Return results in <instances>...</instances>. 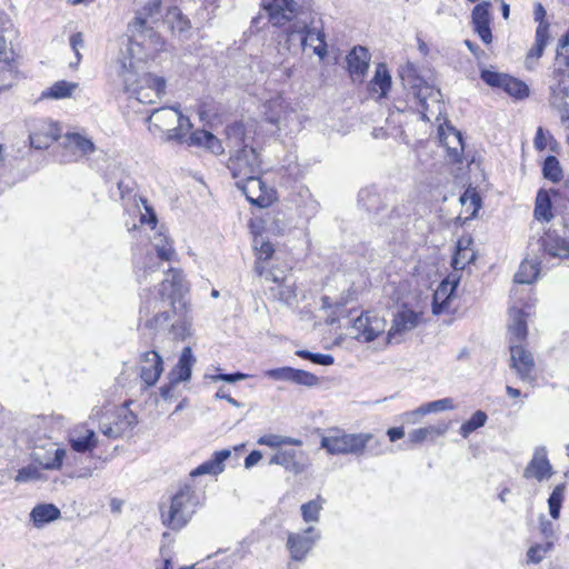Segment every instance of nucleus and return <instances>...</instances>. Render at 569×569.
<instances>
[{
  "mask_svg": "<svg viewBox=\"0 0 569 569\" xmlns=\"http://www.w3.org/2000/svg\"><path fill=\"white\" fill-rule=\"evenodd\" d=\"M161 0H148L142 10L134 20L129 23L128 39L126 49L121 51L116 61V72L121 79L123 88L131 97L143 104L154 103L166 92V81L163 78L156 77L144 72V63L148 57H142V44L138 40L148 33L156 36L152 28L148 24V19L157 17L160 13Z\"/></svg>",
  "mask_w": 569,
  "mask_h": 569,
  "instance_id": "1",
  "label": "nucleus"
},
{
  "mask_svg": "<svg viewBox=\"0 0 569 569\" xmlns=\"http://www.w3.org/2000/svg\"><path fill=\"white\" fill-rule=\"evenodd\" d=\"M186 290L182 271L169 269L162 279L158 298H150L142 302L140 319L150 329H161L170 323V333L173 339L183 340L190 336L191 319L188 316V307L182 299Z\"/></svg>",
  "mask_w": 569,
  "mask_h": 569,
  "instance_id": "2",
  "label": "nucleus"
},
{
  "mask_svg": "<svg viewBox=\"0 0 569 569\" xmlns=\"http://www.w3.org/2000/svg\"><path fill=\"white\" fill-rule=\"evenodd\" d=\"M251 132V127L240 122H234L226 128L227 147L230 152L227 168L236 181L261 173V160L252 146Z\"/></svg>",
  "mask_w": 569,
  "mask_h": 569,
  "instance_id": "3",
  "label": "nucleus"
},
{
  "mask_svg": "<svg viewBox=\"0 0 569 569\" xmlns=\"http://www.w3.org/2000/svg\"><path fill=\"white\" fill-rule=\"evenodd\" d=\"M89 421L97 423L102 435L116 439L132 429L137 423V417L126 407L106 406L94 407Z\"/></svg>",
  "mask_w": 569,
  "mask_h": 569,
  "instance_id": "4",
  "label": "nucleus"
},
{
  "mask_svg": "<svg viewBox=\"0 0 569 569\" xmlns=\"http://www.w3.org/2000/svg\"><path fill=\"white\" fill-rule=\"evenodd\" d=\"M147 121L162 133L163 141L182 143L186 133L192 128L190 119L184 117L178 107L154 109Z\"/></svg>",
  "mask_w": 569,
  "mask_h": 569,
  "instance_id": "5",
  "label": "nucleus"
},
{
  "mask_svg": "<svg viewBox=\"0 0 569 569\" xmlns=\"http://www.w3.org/2000/svg\"><path fill=\"white\" fill-rule=\"evenodd\" d=\"M200 505L198 493L190 487H182L172 498L166 510L161 507L162 523L172 530L184 527Z\"/></svg>",
  "mask_w": 569,
  "mask_h": 569,
  "instance_id": "6",
  "label": "nucleus"
},
{
  "mask_svg": "<svg viewBox=\"0 0 569 569\" xmlns=\"http://www.w3.org/2000/svg\"><path fill=\"white\" fill-rule=\"evenodd\" d=\"M372 439L371 433H347L340 429H331L322 436L320 446L329 455H361Z\"/></svg>",
  "mask_w": 569,
  "mask_h": 569,
  "instance_id": "7",
  "label": "nucleus"
},
{
  "mask_svg": "<svg viewBox=\"0 0 569 569\" xmlns=\"http://www.w3.org/2000/svg\"><path fill=\"white\" fill-rule=\"evenodd\" d=\"M151 247L156 251V257L152 254H148L143 261V273L138 274L140 281H146L149 274L162 269L164 276L167 274L168 269L163 268L164 262H172L177 259V252L173 248L171 239L163 232H157L151 238ZM171 269H173L171 267Z\"/></svg>",
  "mask_w": 569,
  "mask_h": 569,
  "instance_id": "8",
  "label": "nucleus"
},
{
  "mask_svg": "<svg viewBox=\"0 0 569 569\" xmlns=\"http://www.w3.org/2000/svg\"><path fill=\"white\" fill-rule=\"evenodd\" d=\"M387 321L373 311H366L355 319L350 336L360 342H371L386 332Z\"/></svg>",
  "mask_w": 569,
  "mask_h": 569,
  "instance_id": "9",
  "label": "nucleus"
},
{
  "mask_svg": "<svg viewBox=\"0 0 569 569\" xmlns=\"http://www.w3.org/2000/svg\"><path fill=\"white\" fill-rule=\"evenodd\" d=\"M296 34L300 37L303 49L307 47L312 48L313 53L320 59H323L327 56V43L325 33L321 29L318 27H310L306 22H296L288 29L289 40L293 39Z\"/></svg>",
  "mask_w": 569,
  "mask_h": 569,
  "instance_id": "10",
  "label": "nucleus"
},
{
  "mask_svg": "<svg viewBox=\"0 0 569 569\" xmlns=\"http://www.w3.org/2000/svg\"><path fill=\"white\" fill-rule=\"evenodd\" d=\"M321 538L320 531L309 526L300 532H289L286 547L293 561H303Z\"/></svg>",
  "mask_w": 569,
  "mask_h": 569,
  "instance_id": "11",
  "label": "nucleus"
},
{
  "mask_svg": "<svg viewBox=\"0 0 569 569\" xmlns=\"http://www.w3.org/2000/svg\"><path fill=\"white\" fill-rule=\"evenodd\" d=\"M236 186L242 191L250 203L259 208L269 207L274 199L273 190L264 184L260 179V174H252V178L236 181Z\"/></svg>",
  "mask_w": 569,
  "mask_h": 569,
  "instance_id": "12",
  "label": "nucleus"
},
{
  "mask_svg": "<svg viewBox=\"0 0 569 569\" xmlns=\"http://www.w3.org/2000/svg\"><path fill=\"white\" fill-rule=\"evenodd\" d=\"M420 322V313L411 309H399L392 318L391 327L387 332V343L400 342L401 337L417 328Z\"/></svg>",
  "mask_w": 569,
  "mask_h": 569,
  "instance_id": "13",
  "label": "nucleus"
},
{
  "mask_svg": "<svg viewBox=\"0 0 569 569\" xmlns=\"http://www.w3.org/2000/svg\"><path fill=\"white\" fill-rule=\"evenodd\" d=\"M66 450L59 448L57 443L46 441L43 445L36 446L31 457L34 462L47 470H58L62 466Z\"/></svg>",
  "mask_w": 569,
  "mask_h": 569,
  "instance_id": "14",
  "label": "nucleus"
},
{
  "mask_svg": "<svg viewBox=\"0 0 569 569\" xmlns=\"http://www.w3.org/2000/svg\"><path fill=\"white\" fill-rule=\"evenodd\" d=\"M61 127L52 120H40L34 124L29 139L34 149H47L61 136Z\"/></svg>",
  "mask_w": 569,
  "mask_h": 569,
  "instance_id": "15",
  "label": "nucleus"
},
{
  "mask_svg": "<svg viewBox=\"0 0 569 569\" xmlns=\"http://www.w3.org/2000/svg\"><path fill=\"white\" fill-rule=\"evenodd\" d=\"M264 376L272 380L287 381L305 387H313L319 383L318 377L315 376L313 373L301 369H295L291 367L269 369L264 371Z\"/></svg>",
  "mask_w": 569,
  "mask_h": 569,
  "instance_id": "16",
  "label": "nucleus"
},
{
  "mask_svg": "<svg viewBox=\"0 0 569 569\" xmlns=\"http://www.w3.org/2000/svg\"><path fill=\"white\" fill-rule=\"evenodd\" d=\"M163 372L161 356L154 351H146L140 357V378L146 388L154 386Z\"/></svg>",
  "mask_w": 569,
  "mask_h": 569,
  "instance_id": "17",
  "label": "nucleus"
},
{
  "mask_svg": "<svg viewBox=\"0 0 569 569\" xmlns=\"http://www.w3.org/2000/svg\"><path fill=\"white\" fill-rule=\"evenodd\" d=\"M273 26H284L298 14L299 6L295 0H270L263 3Z\"/></svg>",
  "mask_w": 569,
  "mask_h": 569,
  "instance_id": "18",
  "label": "nucleus"
},
{
  "mask_svg": "<svg viewBox=\"0 0 569 569\" xmlns=\"http://www.w3.org/2000/svg\"><path fill=\"white\" fill-rule=\"evenodd\" d=\"M269 465L281 466L286 471L293 475L302 473L308 463L306 461V453L295 449H284L277 451L269 460Z\"/></svg>",
  "mask_w": 569,
  "mask_h": 569,
  "instance_id": "19",
  "label": "nucleus"
},
{
  "mask_svg": "<svg viewBox=\"0 0 569 569\" xmlns=\"http://www.w3.org/2000/svg\"><path fill=\"white\" fill-rule=\"evenodd\" d=\"M553 473L552 466L547 457V450L545 447L536 448L533 456L527 467L523 470V477L526 479H536L542 481L549 479Z\"/></svg>",
  "mask_w": 569,
  "mask_h": 569,
  "instance_id": "20",
  "label": "nucleus"
},
{
  "mask_svg": "<svg viewBox=\"0 0 569 569\" xmlns=\"http://www.w3.org/2000/svg\"><path fill=\"white\" fill-rule=\"evenodd\" d=\"M439 139L447 150L448 161L461 163L463 158V141L461 132L452 127L439 128Z\"/></svg>",
  "mask_w": 569,
  "mask_h": 569,
  "instance_id": "21",
  "label": "nucleus"
},
{
  "mask_svg": "<svg viewBox=\"0 0 569 569\" xmlns=\"http://www.w3.org/2000/svg\"><path fill=\"white\" fill-rule=\"evenodd\" d=\"M18 77V67L13 51L7 47L6 39L0 37V87L11 88Z\"/></svg>",
  "mask_w": 569,
  "mask_h": 569,
  "instance_id": "22",
  "label": "nucleus"
},
{
  "mask_svg": "<svg viewBox=\"0 0 569 569\" xmlns=\"http://www.w3.org/2000/svg\"><path fill=\"white\" fill-rule=\"evenodd\" d=\"M490 7L491 3L489 1H482L478 3L471 12L473 30L486 44L492 41Z\"/></svg>",
  "mask_w": 569,
  "mask_h": 569,
  "instance_id": "23",
  "label": "nucleus"
},
{
  "mask_svg": "<svg viewBox=\"0 0 569 569\" xmlns=\"http://www.w3.org/2000/svg\"><path fill=\"white\" fill-rule=\"evenodd\" d=\"M539 247L550 258L569 259V241L556 231L548 230L539 240Z\"/></svg>",
  "mask_w": 569,
  "mask_h": 569,
  "instance_id": "24",
  "label": "nucleus"
},
{
  "mask_svg": "<svg viewBox=\"0 0 569 569\" xmlns=\"http://www.w3.org/2000/svg\"><path fill=\"white\" fill-rule=\"evenodd\" d=\"M69 442L76 452L84 453L92 451L97 447L98 439L94 430L82 423L76 426L70 431Z\"/></svg>",
  "mask_w": 569,
  "mask_h": 569,
  "instance_id": "25",
  "label": "nucleus"
},
{
  "mask_svg": "<svg viewBox=\"0 0 569 569\" xmlns=\"http://www.w3.org/2000/svg\"><path fill=\"white\" fill-rule=\"evenodd\" d=\"M510 353L511 367L516 370L519 378L522 380L531 379V373L535 369L532 355L521 345H510Z\"/></svg>",
  "mask_w": 569,
  "mask_h": 569,
  "instance_id": "26",
  "label": "nucleus"
},
{
  "mask_svg": "<svg viewBox=\"0 0 569 569\" xmlns=\"http://www.w3.org/2000/svg\"><path fill=\"white\" fill-rule=\"evenodd\" d=\"M370 53L366 47L357 46L347 56L348 69L351 78L356 81H362L370 61Z\"/></svg>",
  "mask_w": 569,
  "mask_h": 569,
  "instance_id": "27",
  "label": "nucleus"
},
{
  "mask_svg": "<svg viewBox=\"0 0 569 569\" xmlns=\"http://www.w3.org/2000/svg\"><path fill=\"white\" fill-rule=\"evenodd\" d=\"M550 106L558 111L561 120H569V83L558 80L550 86Z\"/></svg>",
  "mask_w": 569,
  "mask_h": 569,
  "instance_id": "28",
  "label": "nucleus"
},
{
  "mask_svg": "<svg viewBox=\"0 0 569 569\" xmlns=\"http://www.w3.org/2000/svg\"><path fill=\"white\" fill-rule=\"evenodd\" d=\"M183 142L188 146L204 148L213 154H221L224 151L222 142L207 130L191 132L188 137H184Z\"/></svg>",
  "mask_w": 569,
  "mask_h": 569,
  "instance_id": "29",
  "label": "nucleus"
},
{
  "mask_svg": "<svg viewBox=\"0 0 569 569\" xmlns=\"http://www.w3.org/2000/svg\"><path fill=\"white\" fill-rule=\"evenodd\" d=\"M459 283V277L451 274L447 280L442 281L436 292L433 293L432 300V312L433 315H440L447 305V301L456 290Z\"/></svg>",
  "mask_w": 569,
  "mask_h": 569,
  "instance_id": "30",
  "label": "nucleus"
},
{
  "mask_svg": "<svg viewBox=\"0 0 569 569\" xmlns=\"http://www.w3.org/2000/svg\"><path fill=\"white\" fill-rule=\"evenodd\" d=\"M196 362V358L192 355L191 348H183L178 363L170 371L169 379H171V383H180L182 381H187L191 377V368Z\"/></svg>",
  "mask_w": 569,
  "mask_h": 569,
  "instance_id": "31",
  "label": "nucleus"
},
{
  "mask_svg": "<svg viewBox=\"0 0 569 569\" xmlns=\"http://www.w3.org/2000/svg\"><path fill=\"white\" fill-rule=\"evenodd\" d=\"M231 456V451L229 449H223L216 451L212 458L208 461H204L200 466H198L194 470L191 471V477L202 476V475H212L217 476L224 470V461L229 459Z\"/></svg>",
  "mask_w": 569,
  "mask_h": 569,
  "instance_id": "32",
  "label": "nucleus"
},
{
  "mask_svg": "<svg viewBox=\"0 0 569 569\" xmlns=\"http://www.w3.org/2000/svg\"><path fill=\"white\" fill-rule=\"evenodd\" d=\"M526 313L521 309L511 308L510 309V323H509V335H510V345H521V342L527 338V322H526Z\"/></svg>",
  "mask_w": 569,
  "mask_h": 569,
  "instance_id": "33",
  "label": "nucleus"
},
{
  "mask_svg": "<svg viewBox=\"0 0 569 569\" xmlns=\"http://www.w3.org/2000/svg\"><path fill=\"white\" fill-rule=\"evenodd\" d=\"M270 297L273 300L279 301L280 303L291 306L296 301L297 292H296V281L293 278L284 279L282 282H278L277 284H272L269 288Z\"/></svg>",
  "mask_w": 569,
  "mask_h": 569,
  "instance_id": "34",
  "label": "nucleus"
},
{
  "mask_svg": "<svg viewBox=\"0 0 569 569\" xmlns=\"http://www.w3.org/2000/svg\"><path fill=\"white\" fill-rule=\"evenodd\" d=\"M455 408L456 405L453 403V400L451 398H442L439 400L428 402L411 412H407L406 417L408 421L417 422L419 418L427 413L452 410Z\"/></svg>",
  "mask_w": 569,
  "mask_h": 569,
  "instance_id": "35",
  "label": "nucleus"
},
{
  "mask_svg": "<svg viewBox=\"0 0 569 569\" xmlns=\"http://www.w3.org/2000/svg\"><path fill=\"white\" fill-rule=\"evenodd\" d=\"M391 88V76L385 63H379L376 68L375 76L369 82L368 89L371 93H378L379 98L387 96Z\"/></svg>",
  "mask_w": 569,
  "mask_h": 569,
  "instance_id": "36",
  "label": "nucleus"
},
{
  "mask_svg": "<svg viewBox=\"0 0 569 569\" xmlns=\"http://www.w3.org/2000/svg\"><path fill=\"white\" fill-rule=\"evenodd\" d=\"M61 512L52 503H40L37 505L30 512V518L37 528H41L44 525L59 519Z\"/></svg>",
  "mask_w": 569,
  "mask_h": 569,
  "instance_id": "37",
  "label": "nucleus"
},
{
  "mask_svg": "<svg viewBox=\"0 0 569 569\" xmlns=\"http://www.w3.org/2000/svg\"><path fill=\"white\" fill-rule=\"evenodd\" d=\"M254 249L257 251V261L254 270L257 271L258 274H264L266 266L270 264L269 261L272 259L274 252L273 246L269 241L256 238Z\"/></svg>",
  "mask_w": 569,
  "mask_h": 569,
  "instance_id": "38",
  "label": "nucleus"
},
{
  "mask_svg": "<svg viewBox=\"0 0 569 569\" xmlns=\"http://www.w3.org/2000/svg\"><path fill=\"white\" fill-rule=\"evenodd\" d=\"M447 430V425L428 426L410 431L408 437L412 443H422L427 440H436L438 437L443 436Z\"/></svg>",
  "mask_w": 569,
  "mask_h": 569,
  "instance_id": "39",
  "label": "nucleus"
},
{
  "mask_svg": "<svg viewBox=\"0 0 569 569\" xmlns=\"http://www.w3.org/2000/svg\"><path fill=\"white\" fill-rule=\"evenodd\" d=\"M77 82L60 80L54 82L51 87L41 93V98L44 99H67L72 97L73 92L78 89Z\"/></svg>",
  "mask_w": 569,
  "mask_h": 569,
  "instance_id": "40",
  "label": "nucleus"
},
{
  "mask_svg": "<svg viewBox=\"0 0 569 569\" xmlns=\"http://www.w3.org/2000/svg\"><path fill=\"white\" fill-rule=\"evenodd\" d=\"M540 272V261L535 259H525L518 272L515 274V281L529 284L537 279Z\"/></svg>",
  "mask_w": 569,
  "mask_h": 569,
  "instance_id": "41",
  "label": "nucleus"
},
{
  "mask_svg": "<svg viewBox=\"0 0 569 569\" xmlns=\"http://www.w3.org/2000/svg\"><path fill=\"white\" fill-rule=\"evenodd\" d=\"M164 22L170 27L172 31L181 34L188 32L191 28L190 20L182 14L180 9L177 7L170 8L164 18Z\"/></svg>",
  "mask_w": 569,
  "mask_h": 569,
  "instance_id": "42",
  "label": "nucleus"
},
{
  "mask_svg": "<svg viewBox=\"0 0 569 569\" xmlns=\"http://www.w3.org/2000/svg\"><path fill=\"white\" fill-rule=\"evenodd\" d=\"M535 217L538 220L550 221L553 217L551 200L546 190H539L536 198Z\"/></svg>",
  "mask_w": 569,
  "mask_h": 569,
  "instance_id": "43",
  "label": "nucleus"
},
{
  "mask_svg": "<svg viewBox=\"0 0 569 569\" xmlns=\"http://www.w3.org/2000/svg\"><path fill=\"white\" fill-rule=\"evenodd\" d=\"M258 445H261V446H267V447H270V448H278V447H281V446H302V440L301 439H298V438H292V437H287V436H281V435H274V433H269V435H264V436H261L258 441H257Z\"/></svg>",
  "mask_w": 569,
  "mask_h": 569,
  "instance_id": "44",
  "label": "nucleus"
},
{
  "mask_svg": "<svg viewBox=\"0 0 569 569\" xmlns=\"http://www.w3.org/2000/svg\"><path fill=\"white\" fill-rule=\"evenodd\" d=\"M323 499L319 496L301 506V516L305 522H318L320 519V511L323 508Z\"/></svg>",
  "mask_w": 569,
  "mask_h": 569,
  "instance_id": "45",
  "label": "nucleus"
},
{
  "mask_svg": "<svg viewBox=\"0 0 569 569\" xmlns=\"http://www.w3.org/2000/svg\"><path fill=\"white\" fill-rule=\"evenodd\" d=\"M68 146L77 149L81 156H88L94 152L96 148L93 142L84 136L79 133H68L66 136Z\"/></svg>",
  "mask_w": 569,
  "mask_h": 569,
  "instance_id": "46",
  "label": "nucleus"
},
{
  "mask_svg": "<svg viewBox=\"0 0 569 569\" xmlns=\"http://www.w3.org/2000/svg\"><path fill=\"white\" fill-rule=\"evenodd\" d=\"M502 89L516 99H523L529 96V88L523 82L510 76L503 82Z\"/></svg>",
  "mask_w": 569,
  "mask_h": 569,
  "instance_id": "47",
  "label": "nucleus"
},
{
  "mask_svg": "<svg viewBox=\"0 0 569 569\" xmlns=\"http://www.w3.org/2000/svg\"><path fill=\"white\" fill-rule=\"evenodd\" d=\"M548 23H540L536 30V43L533 48L529 51L528 59L540 58L542 56L543 49L547 44L548 40Z\"/></svg>",
  "mask_w": 569,
  "mask_h": 569,
  "instance_id": "48",
  "label": "nucleus"
},
{
  "mask_svg": "<svg viewBox=\"0 0 569 569\" xmlns=\"http://www.w3.org/2000/svg\"><path fill=\"white\" fill-rule=\"evenodd\" d=\"M488 417L485 411L478 410L476 411L471 418L467 421H465L460 427V435L463 438H468L471 432L477 430L478 428L485 426Z\"/></svg>",
  "mask_w": 569,
  "mask_h": 569,
  "instance_id": "49",
  "label": "nucleus"
},
{
  "mask_svg": "<svg viewBox=\"0 0 569 569\" xmlns=\"http://www.w3.org/2000/svg\"><path fill=\"white\" fill-rule=\"evenodd\" d=\"M565 486L559 485L555 487L551 495L548 498L549 513L552 519L557 520L560 517V509L563 501Z\"/></svg>",
  "mask_w": 569,
  "mask_h": 569,
  "instance_id": "50",
  "label": "nucleus"
},
{
  "mask_svg": "<svg viewBox=\"0 0 569 569\" xmlns=\"http://www.w3.org/2000/svg\"><path fill=\"white\" fill-rule=\"evenodd\" d=\"M542 171L545 178L551 180L552 182L559 181L562 177V169L560 163L553 156L546 158Z\"/></svg>",
  "mask_w": 569,
  "mask_h": 569,
  "instance_id": "51",
  "label": "nucleus"
},
{
  "mask_svg": "<svg viewBox=\"0 0 569 569\" xmlns=\"http://www.w3.org/2000/svg\"><path fill=\"white\" fill-rule=\"evenodd\" d=\"M553 541H546L545 543H537L529 548L527 552L528 561L539 563L545 556L552 549Z\"/></svg>",
  "mask_w": 569,
  "mask_h": 569,
  "instance_id": "52",
  "label": "nucleus"
},
{
  "mask_svg": "<svg viewBox=\"0 0 569 569\" xmlns=\"http://www.w3.org/2000/svg\"><path fill=\"white\" fill-rule=\"evenodd\" d=\"M475 259V253L473 251L465 248L462 249L460 247V243L458 244V250L457 252L455 253L453 258H452V268L456 270V271H459V270H463L465 267L471 262L472 260Z\"/></svg>",
  "mask_w": 569,
  "mask_h": 569,
  "instance_id": "53",
  "label": "nucleus"
},
{
  "mask_svg": "<svg viewBox=\"0 0 569 569\" xmlns=\"http://www.w3.org/2000/svg\"><path fill=\"white\" fill-rule=\"evenodd\" d=\"M41 471L38 466L36 465H28L27 467L21 468L17 476L16 481L18 482H28V481H36L41 479Z\"/></svg>",
  "mask_w": 569,
  "mask_h": 569,
  "instance_id": "54",
  "label": "nucleus"
},
{
  "mask_svg": "<svg viewBox=\"0 0 569 569\" xmlns=\"http://www.w3.org/2000/svg\"><path fill=\"white\" fill-rule=\"evenodd\" d=\"M296 355L321 366H330L333 363V357L331 355L313 353L308 350H297Z\"/></svg>",
  "mask_w": 569,
  "mask_h": 569,
  "instance_id": "55",
  "label": "nucleus"
},
{
  "mask_svg": "<svg viewBox=\"0 0 569 569\" xmlns=\"http://www.w3.org/2000/svg\"><path fill=\"white\" fill-rule=\"evenodd\" d=\"M267 281H271L273 284L278 282L284 281V279H291V274L288 273V270L277 269L273 266L267 264L264 274H260Z\"/></svg>",
  "mask_w": 569,
  "mask_h": 569,
  "instance_id": "56",
  "label": "nucleus"
},
{
  "mask_svg": "<svg viewBox=\"0 0 569 569\" xmlns=\"http://www.w3.org/2000/svg\"><path fill=\"white\" fill-rule=\"evenodd\" d=\"M557 62L569 68V28L557 48Z\"/></svg>",
  "mask_w": 569,
  "mask_h": 569,
  "instance_id": "57",
  "label": "nucleus"
},
{
  "mask_svg": "<svg viewBox=\"0 0 569 569\" xmlns=\"http://www.w3.org/2000/svg\"><path fill=\"white\" fill-rule=\"evenodd\" d=\"M508 74L499 73L491 70H483L481 72V79L490 87L502 88Z\"/></svg>",
  "mask_w": 569,
  "mask_h": 569,
  "instance_id": "58",
  "label": "nucleus"
},
{
  "mask_svg": "<svg viewBox=\"0 0 569 569\" xmlns=\"http://www.w3.org/2000/svg\"><path fill=\"white\" fill-rule=\"evenodd\" d=\"M539 530L547 541H552L555 538V526L543 515L539 517Z\"/></svg>",
  "mask_w": 569,
  "mask_h": 569,
  "instance_id": "59",
  "label": "nucleus"
},
{
  "mask_svg": "<svg viewBox=\"0 0 569 569\" xmlns=\"http://www.w3.org/2000/svg\"><path fill=\"white\" fill-rule=\"evenodd\" d=\"M411 89L413 90V94L419 99L422 107L426 104L427 96H430L433 92V89L428 86H420L418 83L411 84Z\"/></svg>",
  "mask_w": 569,
  "mask_h": 569,
  "instance_id": "60",
  "label": "nucleus"
},
{
  "mask_svg": "<svg viewBox=\"0 0 569 569\" xmlns=\"http://www.w3.org/2000/svg\"><path fill=\"white\" fill-rule=\"evenodd\" d=\"M140 200L143 203V207L146 209V213H141V218H140L141 223H147V224L151 226L152 228H154L157 224V216H156L154 211L150 207H148L147 200H144L142 198H140Z\"/></svg>",
  "mask_w": 569,
  "mask_h": 569,
  "instance_id": "61",
  "label": "nucleus"
},
{
  "mask_svg": "<svg viewBox=\"0 0 569 569\" xmlns=\"http://www.w3.org/2000/svg\"><path fill=\"white\" fill-rule=\"evenodd\" d=\"M248 376L244 375V373L236 372V373H220V375H217V376H212L211 379L213 381L222 380V381H226V382L233 383V382H237V381L244 380Z\"/></svg>",
  "mask_w": 569,
  "mask_h": 569,
  "instance_id": "62",
  "label": "nucleus"
},
{
  "mask_svg": "<svg viewBox=\"0 0 569 569\" xmlns=\"http://www.w3.org/2000/svg\"><path fill=\"white\" fill-rule=\"evenodd\" d=\"M548 138H550V136L547 134L541 127H539L533 140L535 148L540 151L546 149Z\"/></svg>",
  "mask_w": 569,
  "mask_h": 569,
  "instance_id": "63",
  "label": "nucleus"
},
{
  "mask_svg": "<svg viewBox=\"0 0 569 569\" xmlns=\"http://www.w3.org/2000/svg\"><path fill=\"white\" fill-rule=\"evenodd\" d=\"M551 192L555 196L560 197L563 200H567L569 202V180H567L562 186H560L557 189H551Z\"/></svg>",
  "mask_w": 569,
  "mask_h": 569,
  "instance_id": "64",
  "label": "nucleus"
}]
</instances>
